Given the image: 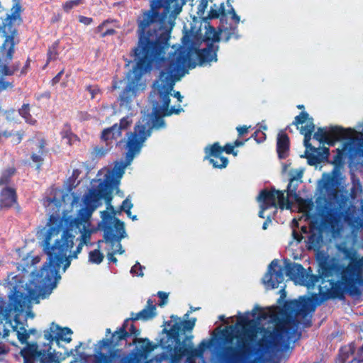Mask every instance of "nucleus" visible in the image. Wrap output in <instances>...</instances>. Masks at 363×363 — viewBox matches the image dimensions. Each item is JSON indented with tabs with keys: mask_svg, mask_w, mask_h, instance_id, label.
<instances>
[{
	"mask_svg": "<svg viewBox=\"0 0 363 363\" xmlns=\"http://www.w3.org/2000/svg\"><path fill=\"white\" fill-rule=\"evenodd\" d=\"M310 306L305 298L285 301L280 309L281 318L275 322L273 330L263 329L262 337L254 347L259 328L247 316L238 317L235 325L220 331L223 345L216 353L218 363H259L270 350L288 349L297 337V325L311 326L308 318Z\"/></svg>",
	"mask_w": 363,
	"mask_h": 363,
	"instance_id": "1",
	"label": "nucleus"
},
{
	"mask_svg": "<svg viewBox=\"0 0 363 363\" xmlns=\"http://www.w3.org/2000/svg\"><path fill=\"white\" fill-rule=\"evenodd\" d=\"M182 9L179 0H150V9L143 10L138 17V41L132 51L135 64L119 96L121 106H130L139 91L144 89L142 76L164 62L171 30Z\"/></svg>",
	"mask_w": 363,
	"mask_h": 363,
	"instance_id": "2",
	"label": "nucleus"
},
{
	"mask_svg": "<svg viewBox=\"0 0 363 363\" xmlns=\"http://www.w3.org/2000/svg\"><path fill=\"white\" fill-rule=\"evenodd\" d=\"M182 75L175 72V69L169 72H160L158 79L155 81L153 91L159 100L157 106L153 108L151 118V125L138 123L133 130L127 133L125 141V159L122 167L130 165L134 157L138 155L146 140L150 137L152 130H160L166 127L164 117L172 114H179L183 111L181 107H169L170 94L175 83L180 80Z\"/></svg>",
	"mask_w": 363,
	"mask_h": 363,
	"instance_id": "3",
	"label": "nucleus"
},
{
	"mask_svg": "<svg viewBox=\"0 0 363 363\" xmlns=\"http://www.w3.org/2000/svg\"><path fill=\"white\" fill-rule=\"evenodd\" d=\"M318 273L321 277L318 289L322 301L344 300L346 294L359 299L363 294L362 264L353 258L344 265L333 263L324 255L319 260Z\"/></svg>",
	"mask_w": 363,
	"mask_h": 363,
	"instance_id": "4",
	"label": "nucleus"
},
{
	"mask_svg": "<svg viewBox=\"0 0 363 363\" xmlns=\"http://www.w3.org/2000/svg\"><path fill=\"white\" fill-rule=\"evenodd\" d=\"M92 213L87 210L81 208L75 218L69 217L65 219L66 228L63 229L62 220L58 216H50L47 225L49 227L45 232V243L47 250L52 256V260L57 266L59 262L65 257V254L70 251L74 245V235L84 233L89 234L87 227L89 225V218Z\"/></svg>",
	"mask_w": 363,
	"mask_h": 363,
	"instance_id": "5",
	"label": "nucleus"
},
{
	"mask_svg": "<svg viewBox=\"0 0 363 363\" xmlns=\"http://www.w3.org/2000/svg\"><path fill=\"white\" fill-rule=\"evenodd\" d=\"M219 46L212 43L206 44V47L202 49L197 48L193 41L186 37L183 38V45L179 46L168 57H165V61L162 65L164 67L160 72H169L175 68V72L182 75L184 74V69L189 65L191 56L196 54L200 65L209 64L211 62H217V52Z\"/></svg>",
	"mask_w": 363,
	"mask_h": 363,
	"instance_id": "6",
	"label": "nucleus"
},
{
	"mask_svg": "<svg viewBox=\"0 0 363 363\" xmlns=\"http://www.w3.org/2000/svg\"><path fill=\"white\" fill-rule=\"evenodd\" d=\"M130 343L135 347L130 352L125 350L126 347H120L112 350L110 353L94 354V363H140L147 360L150 354L157 347V344L147 337L133 338Z\"/></svg>",
	"mask_w": 363,
	"mask_h": 363,
	"instance_id": "7",
	"label": "nucleus"
},
{
	"mask_svg": "<svg viewBox=\"0 0 363 363\" xmlns=\"http://www.w3.org/2000/svg\"><path fill=\"white\" fill-rule=\"evenodd\" d=\"M130 321L132 320H128V318H126L121 326L113 333L111 332L110 328H106V337L97 342L94 354L110 353L112 350L130 346L131 343L128 342V339L130 336H133L134 338H139L138 336L140 335V330L138 329L133 323H131L128 328Z\"/></svg>",
	"mask_w": 363,
	"mask_h": 363,
	"instance_id": "8",
	"label": "nucleus"
},
{
	"mask_svg": "<svg viewBox=\"0 0 363 363\" xmlns=\"http://www.w3.org/2000/svg\"><path fill=\"white\" fill-rule=\"evenodd\" d=\"M101 218L100 226L104 230V240L110 243L112 247L117 242V249L114 252L122 255L125 250L123 249L121 241L127 236L124 222L106 211L101 212Z\"/></svg>",
	"mask_w": 363,
	"mask_h": 363,
	"instance_id": "9",
	"label": "nucleus"
},
{
	"mask_svg": "<svg viewBox=\"0 0 363 363\" xmlns=\"http://www.w3.org/2000/svg\"><path fill=\"white\" fill-rule=\"evenodd\" d=\"M43 250L45 254L48 256V262H46L42 268L37 272L36 274V279L40 284V286L41 288H44L45 289L52 290L57 284V280L60 278V275L58 274L61 264L64 262H65L64 264V270L66 269L70 265V255L67 257V254L64 258L59 262V264L57 266L55 264V262H51L52 260V256L50 253L48 252V250H47V245L45 243V236H44V239L43 241Z\"/></svg>",
	"mask_w": 363,
	"mask_h": 363,
	"instance_id": "10",
	"label": "nucleus"
},
{
	"mask_svg": "<svg viewBox=\"0 0 363 363\" xmlns=\"http://www.w3.org/2000/svg\"><path fill=\"white\" fill-rule=\"evenodd\" d=\"M196 322V318L182 320L177 315H171V320L165 323L169 329H163L166 336L160 340V346L182 340L186 335V333L191 332L194 329Z\"/></svg>",
	"mask_w": 363,
	"mask_h": 363,
	"instance_id": "11",
	"label": "nucleus"
},
{
	"mask_svg": "<svg viewBox=\"0 0 363 363\" xmlns=\"http://www.w3.org/2000/svg\"><path fill=\"white\" fill-rule=\"evenodd\" d=\"M72 331L69 328H62L55 323H52L50 328L44 330V338L48 341L47 344H44V348H40L37 342H33L37 345V350L38 352L48 351V353L53 352L57 353L55 350L52 349L53 342H55L59 346L60 341L66 343H69L72 341L70 335ZM59 352H57V354Z\"/></svg>",
	"mask_w": 363,
	"mask_h": 363,
	"instance_id": "12",
	"label": "nucleus"
},
{
	"mask_svg": "<svg viewBox=\"0 0 363 363\" xmlns=\"http://www.w3.org/2000/svg\"><path fill=\"white\" fill-rule=\"evenodd\" d=\"M354 133L353 128H345L339 125L330 126L328 130L327 128H318L313 135V138L320 143L333 146L337 141L351 139Z\"/></svg>",
	"mask_w": 363,
	"mask_h": 363,
	"instance_id": "13",
	"label": "nucleus"
},
{
	"mask_svg": "<svg viewBox=\"0 0 363 363\" xmlns=\"http://www.w3.org/2000/svg\"><path fill=\"white\" fill-rule=\"evenodd\" d=\"M111 182V177H107L104 182L99 184L98 189H90L89 194L84 196V202L85 207L83 208L92 213L97 208L98 203L102 198L105 199L107 203H109L112 199Z\"/></svg>",
	"mask_w": 363,
	"mask_h": 363,
	"instance_id": "14",
	"label": "nucleus"
},
{
	"mask_svg": "<svg viewBox=\"0 0 363 363\" xmlns=\"http://www.w3.org/2000/svg\"><path fill=\"white\" fill-rule=\"evenodd\" d=\"M23 363H60L61 359L57 353L48 351L38 352L35 344H28L21 351Z\"/></svg>",
	"mask_w": 363,
	"mask_h": 363,
	"instance_id": "15",
	"label": "nucleus"
},
{
	"mask_svg": "<svg viewBox=\"0 0 363 363\" xmlns=\"http://www.w3.org/2000/svg\"><path fill=\"white\" fill-rule=\"evenodd\" d=\"M257 201L260 204L268 208H277L278 206L279 208L284 209V208H290L291 206L289 199L284 196V191L276 190L274 187L270 190L266 189L262 190L257 196Z\"/></svg>",
	"mask_w": 363,
	"mask_h": 363,
	"instance_id": "16",
	"label": "nucleus"
},
{
	"mask_svg": "<svg viewBox=\"0 0 363 363\" xmlns=\"http://www.w3.org/2000/svg\"><path fill=\"white\" fill-rule=\"evenodd\" d=\"M306 123L305 125H302L300 128L301 134L303 135V145L306 149L311 150H317L310 143L312 134L315 130V124L313 118L309 117V114L306 111H302L299 115L296 116L293 121V124L298 125Z\"/></svg>",
	"mask_w": 363,
	"mask_h": 363,
	"instance_id": "17",
	"label": "nucleus"
},
{
	"mask_svg": "<svg viewBox=\"0 0 363 363\" xmlns=\"http://www.w3.org/2000/svg\"><path fill=\"white\" fill-rule=\"evenodd\" d=\"M36 281V284H35V288H38V289H33L31 286H28L26 288L27 289V294H25L23 292H21L19 291H15L13 294V295L10 298L11 303L13 305V306L16 308H21L23 307L28 299L30 300H36L39 298V296L40 294V292L43 290H46L44 288H41L40 286V284Z\"/></svg>",
	"mask_w": 363,
	"mask_h": 363,
	"instance_id": "18",
	"label": "nucleus"
},
{
	"mask_svg": "<svg viewBox=\"0 0 363 363\" xmlns=\"http://www.w3.org/2000/svg\"><path fill=\"white\" fill-rule=\"evenodd\" d=\"M284 280V269L279 265V260L275 259L271 262L268 272L264 277V282L272 289L279 286Z\"/></svg>",
	"mask_w": 363,
	"mask_h": 363,
	"instance_id": "19",
	"label": "nucleus"
},
{
	"mask_svg": "<svg viewBox=\"0 0 363 363\" xmlns=\"http://www.w3.org/2000/svg\"><path fill=\"white\" fill-rule=\"evenodd\" d=\"M205 152L206 155L205 159L208 160L213 168L223 169L228 164V159L221 155L223 147L220 145L219 143L216 142L209 147H206Z\"/></svg>",
	"mask_w": 363,
	"mask_h": 363,
	"instance_id": "20",
	"label": "nucleus"
},
{
	"mask_svg": "<svg viewBox=\"0 0 363 363\" xmlns=\"http://www.w3.org/2000/svg\"><path fill=\"white\" fill-rule=\"evenodd\" d=\"M338 222V213L335 208H325L321 213V221L320 223H313L315 226L322 230H333Z\"/></svg>",
	"mask_w": 363,
	"mask_h": 363,
	"instance_id": "21",
	"label": "nucleus"
},
{
	"mask_svg": "<svg viewBox=\"0 0 363 363\" xmlns=\"http://www.w3.org/2000/svg\"><path fill=\"white\" fill-rule=\"evenodd\" d=\"M323 230L315 226L314 223H311L310 235L306 242V247L309 250L318 252L323 242Z\"/></svg>",
	"mask_w": 363,
	"mask_h": 363,
	"instance_id": "22",
	"label": "nucleus"
},
{
	"mask_svg": "<svg viewBox=\"0 0 363 363\" xmlns=\"http://www.w3.org/2000/svg\"><path fill=\"white\" fill-rule=\"evenodd\" d=\"M156 310V306L154 305L152 301L149 298L147 301V306L145 308L138 313L132 312L128 320H132V322L139 320L143 321L150 320L157 315Z\"/></svg>",
	"mask_w": 363,
	"mask_h": 363,
	"instance_id": "23",
	"label": "nucleus"
},
{
	"mask_svg": "<svg viewBox=\"0 0 363 363\" xmlns=\"http://www.w3.org/2000/svg\"><path fill=\"white\" fill-rule=\"evenodd\" d=\"M17 194L14 188L5 187L0 193V208L9 209L18 204Z\"/></svg>",
	"mask_w": 363,
	"mask_h": 363,
	"instance_id": "24",
	"label": "nucleus"
},
{
	"mask_svg": "<svg viewBox=\"0 0 363 363\" xmlns=\"http://www.w3.org/2000/svg\"><path fill=\"white\" fill-rule=\"evenodd\" d=\"M290 152V139L289 135L283 130L280 131L277 138V152L281 160L289 157Z\"/></svg>",
	"mask_w": 363,
	"mask_h": 363,
	"instance_id": "25",
	"label": "nucleus"
},
{
	"mask_svg": "<svg viewBox=\"0 0 363 363\" xmlns=\"http://www.w3.org/2000/svg\"><path fill=\"white\" fill-rule=\"evenodd\" d=\"M285 274L291 280L300 281L305 269L298 263L291 262L289 259H284Z\"/></svg>",
	"mask_w": 363,
	"mask_h": 363,
	"instance_id": "26",
	"label": "nucleus"
},
{
	"mask_svg": "<svg viewBox=\"0 0 363 363\" xmlns=\"http://www.w3.org/2000/svg\"><path fill=\"white\" fill-rule=\"evenodd\" d=\"M36 146L38 150V153L33 152L30 155V159L37 164V169H40L43 164L44 157L48 152L46 148V140L45 138H40Z\"/></svg>",
	"mask_w": 363,
	"mask_h": 363,
	"instance_id": "27",
	"label": "nucleus"
},
{
	"mask_svg": "<svg viewBox=\"0 0 363 363\" xmlns=\"http://www.w3.org/2000/svg\"><path fill=\"white\" fill-rule=\"evenodd\" d=\"M231 18L234 21L235 25L234 26H230L229 27H225L223 30L225 42L229 41L231 38H235V39L239 38L238 25L240 23V18L236 13H233L231 16Z\"/></svg>",
	"mask_w": 363,
	"mask_h": 363,
	"instance_id": "28",
	"label": "nucleus"
},
{
	"mask_svg": "<svg viewBox=\"0 0 363 363\" xmlns=\"http://www.w3.org/2000/svg\"><path fill=\"white\" fill-rule=\"evenodd\" d=\"M300 182L301 181H298L296 176H293L290 178L286 189L287 196L286 198L294 197L298 203H301L304 200L296 193L298 185Z\"/></svg>",
	"mask_w": 363,
	"mask_h": 363,
	"instance_id": "29",
	"label": "nucleus"
},
{
	"mask_svg": "<svg viewBox=\"0 0 363 363\" xmlns=\"http://www.w3.org/2000/svg\"><path fill=\"white\" fill-rule=\"evenodd\" d=\"M117 124L104 129L101 133V140L106 142L107 146L110 145L113 140H116L119 137V131L116 130Z\"/></svg>",
	"mask_w": 363,
	"mask_h": 363,
	"instance_id": "30",
	"label": "nucleus"
},
{
	"mask_svg": "<svg viewBox=\"0 0 363 363\" xmlns=\"http://www.w3.org/2000/svg\"><path fill=\"white\" fill-rule=\"evenodd\" d=\"M60 135L62 139L66 140V143L69 145H72L74 142L79 140L78 136L72 133L71 126L68 123L64 124Z\"/></svg>",
	"mask_w": 363,
	"mask_h": 363,
	"instance_id": "31",
	"label": "nucleus"
},
{
	"mask_svg": "<svg viewBox=\"0 0 363 363\" xmlns=\"http://www.w3.org/2000/svg\"><path fill=\"white\" fill-rule=\"evenodd\" d=\"M321 281L320 274L315 275L310 274L304 270L301 279H300V284L303 286H307L308 288L313 287L315 284Z\"/></svg>",
	"mask_w": 363,
	"mask_h": 363,
	"instance_id": "32",
	"label": "nucleus"
},
{
	"mask_svg": "<svg viewBox=\"0 0 363 363\" xmlns=\"http://www.w3.org/2000/svg\"><path fill=\"white\" fill-rule=\"evenodd\" d=\"M220 40V33L216 30L215 28L208 26V28H206V30L205 32V35L203 37V41L205 43H212L214 44V43H218Z\"/></svg>",
	"mask_w": 363,
	"mask_h": 363,
	"instance_id": "33",
	"label": "nucleus"
},
{
	"mask_svg": "<svg viewBox=\"0 0 363 363\" xmlns=\"http://www.w3.org/2000/svg\"><path fill=\"white\" fill-rule=\"evenodd\" d=\"M18 116L24 118L25 121L30 125H35L37 121L30 113V105L23 104L18 110Z\"/></svg>",
	"mask_w": 363,
	"mask_h": 363,
	"instance_id": "34",
	"label": "nucleus"
},
{
	"mask_svg": "<svg viewBox=\"0 0 363 363\" xmlns=\"http://www.w3.org/2000/svg\"><path fill=\"white\" fill-rule=\"evenodd\" d=\"M220 16V20L223 21V18L226 17L227 12L225 9L224 4L222 3L220 7L217 9L211 8L207 18L208 19H216Z\"/></svg>",
	"mask_w": 363,
	"mask_h": 363,
	"instance_id": "35",
	"label": "nucleus"
},
{
	"mask_svg": "<svg viewBox=\"0 0 363 363\" xmlns=\"http://www.w3.org/2000/svg\"><path fill=\"white\" fill-rule=\"evenodd\" d=\"M0 134H1V137H4L5 138H12L11 143L13 145L19 144L21 142V140L23 139V133L21 132L14 133L12 130H11V131L4 130L2 132H0Z\"/></svg>",
	"mask_w": 363,
	"mask_h": 363,
	"instance_id": "36",
	"label": "nucleus"
},
{
	"mask_svg": "<svg viewBox=\"0 0 363 363\" xmlns=\"http://www.w3.org/2000/svg\"><path fill=\"white\" fill-rule=\"evenodd\" d=\"M20 330H18L17 331V337H18V339L19 340V342L21 343V344H24L26 343V347H27V345L28 344H30L29 342H28V339L30 337V334H34L35 332V329H30L29 330V332H28L24 327H21L20 328ZM33 342H31L30 344H32Z\"/></svg>",
	"mask_w": 363,
	"mask_h": 363,
	"instance_id": "37",
	"label": "nucleus"
},
{
	"mask_svg": "<svg viewBox=\"0 0 363 363\" xmlns=\"http://www.w3.org/2000/svg\"><path fill=\"white\" fill-rule=\"evenodd\" d=\"M104 258V254L99 249H95L89 253V262L92 264H99L103 262Z\"/></svg>",
	"mask_w": 363,
	"mask_h": 363,
	"instance_id": "38",
	"label": "nucleus"
},
{
	"mask_svg": "<svg viewBox=\"0 0 363 363\" xmlns=\"http://www.w3.org/2000/svg\"><path fill=\"white\" fill-rule=\"evenodd\" d=\"M355 351L354 345L350 344L347 346L342 347L340 350V357L342 362H345L350 355L353 354Z\"/></svg>",
	"mask_w": 363,
	"mask_h": 363,
	"instance_id": "39",
	"label": "nucleus"
},
{
	"mask_svg": "<svg viewBox=\"0 0 363 363\" xmlns=\"http://www.w3.org/2000/svg\"><path fill=\"white\" fill-rule=\"evenodd\" d=\"M90 234H87L86 233H84L80 236V242L77 246L76 250L73 252L72 254L70 255L72 258L76 259L77 257V255L81 252L82 247L84 244H86L87 240H89Z\"/></svg>",
	"mask_w": 363,
	"mask_h": 363,
	"instance_id": "40",
	"label": "nucleus"
},
{
	"mask_svg": "<svg viewBox=\"0 0 363 363\" xmlns=\"http://www.w3.org/2000/svg\"><path fill=\"white\" fill-rule=\"evenodd\" d=\"M106 23H108V20L104 21L102 23L99 25L96 28V33H100L101 38H104L107 35H112L116 33V30L113 28H108V29H106V30H104V26Z\"/></svg>",
	"mask_w": 363,
	"mask_h": 363,
	"instance_id": "41",
	"label": "nucleus"
},
{
	"mask_svg": "<svg viewBox=\"0 0 363 363\" xmlns=\"http://www.w3.org/2000/svg\"><path fill=\"white\" fill-rule=\"evenodd\" d=\"M15 172L16 169L14 168H9L5 170L0 177V185L9 184L11 177L14 174Z\"/></svg>",
	"mask_w": 363,
	"mask_h": 363,
	"instance_id": "42",
	"label": "nucleus"
},
{
	"mask_svg": "<svg viewBox=\"0 0 363 363\" xmlns=\"http://www.w3.org/2000/svg\"><path fill=\"white\" fill-rule=\"evenodd\" d=\"M344 150L337 149V154L334 156L332 164L336 167H340L344 164Z\"/></svg>",
	"mask_w": 363,
	"mask_h": 363,
	"instance_id": "43",
	"label": "nucleus"
},
{
	"mask_svg": "<svg viewBox=\"0 0 363 363\" xmlns=\"http://www.w3.org/2000/svg\"><path fill=\"white\" fill-rule=\"evenodd\" d=\"M110 150V147L96 146L94 147L91 155L94 159L104 157Z\"/></svg>",
	"mask_w": 363,
	"mask_h": 363,
	"instance_id": "44",
	"label": "nucleus"
},
{
	"mask_svg": "<svg viewBox=\"0 0 363 363\" xmlns=\"http://www.w3.org/2000/svg\"><path fill=\"white\" fill-rule=\"evenodd\" d=\"M14 9L15 11L11 14H8L6 17V20L8 21L7 25L9 26H11L13 21L20 18L21 6L19 5H16Z\"/></svg>",
	"mask_w": 363,
	"mask_h": 363,
	"instance_id": "45",
	"label": "nucleus"
},
{
	"mask_svg": "<svg viewBox=\"0 0 363 363\" xmlns=\"http://www.w3.org/2000/svg\"><path fill=\"white\" fill-rule=\"evenodd\" d=\"M4 115L9 122H17L18 119V111H16L13 108L5 111Z\"/></svg>",
	"mask_w": 363,
	"mask_h": 363,
	"instance_id": "46",
	"label": "nucleus"
},
{
	"mask_svg": "<svg viewBox=\"0 0 363 363\" xmlns=\"http://www.w3.org/2000/svg\"><path fill=\"white\" fill-rule=\"evenodd\" d=\"M132 123V120L128 116L122 118L120 120L119 125H117L116 130L119 131V135H121V130L127 129Z\"/></svg>",
	"mask_w": 363,
	"mask_h": 363,
	"instance_id": "47",
	"label": "nucleus"
},
{
	"mask_svg": "<svg viewBox=\"0 0 363 363\" xmlns=\"http://www.w3.org/2000/svg\"><path fill=\"white\" fill-rule=\"evenodd\" d=\"M83 2V0H69L63 4V9L65 12H69L74 6H77Z\"/></svg>",
	"mask_w": 363,
	"mask_h": 363,
	"instance_id": "48",
	"label": "nucleus"
},
{
	"mask_svg": "<svg viewBox=\"0 0 363 363\" xmlns=\"http://www.w3.org/2000/svg\"><path fill=\"white\" fill-rule=\"evenodd\" d=\"M252 138L255 139V140L257 143H261L266 140V134L262 132L261 130H257L252 135Z\"/></svg>",
	"mask_w": 363,
	"mask_h": 363,
	"instance_id": "49",
	"label": "nucleus"
},
{
	"mask_svg": "<svg viewBox=\"0 0 363 363\" xmlns=\"http://www.w3.org/2000/svg\"><path fill=\"white\" fill-rule=\"evenodd\" d=\"M145 267L142 266L138 262H136L135 264L131 267L130 273L135 274L138 277H143V269Z\"/></svg>",
	"mask_w": 363,
	"mask_h": 363,
	"instance_id": "50",
	"label": "nucleus"
},
{
	"mask_svg": "<svg viewBox=\"0 0 363 363\" xmlns=\"http://www.w3.org/2000/svg\"><path fill=\"white\" fill-rule=\"evenodd\" d=\"M57 43H55V45L50 48L48 51V61L56 60L57 57Z\"/></svg>",
	"mask_w": 363,
	"mask_h": 363,
	"instance_id": "51",
	"label": "nucleus"
},
{
	"mask_svg": "<svg viewBox=\"0 0 363 363\" xmlns=\"http://www.w3.org/2000/svg\"><path fill=\"white\" fill-rule=\"evenodd\" d=\"M223 152L228 155L232 154L234 156H237L238 155V151L235 150L234 146L231 143H226L223 147Z\"/></svg>",
	"mask_w": 363,
	"mask_h": 363,
	"instance_id": "52",
	"label": "nucleus"
},
{
	"mask_svg": "<svg viewBox=\"0 0 363 363\" xmlns=\"http://www.w3.org/2000/svg\"><path fill=\"white\" fill-rule=\"evenodd\" d=\"M86 90L89 91L91 95V98L93 99L96 95L99 93L100 90L97 85H89L86 86Z\"/></svg>",
	"mask_w": 363,
	"mask_h": 363,
	"instance_id": "53",
	"label": "nucleus"
},
{
	"mask_svg": "<svg viewBox=\"0 0 363 363\" xmlns=\"http://www.w3.org/2000/svg\"><path fill=\"white\" fill-rule=\"evenodd\" d=\"M208 7V1L207 0H201L200 3L198 6V11L197 13L199 16H203Z\"/></svg>",
	"mask_w": 363,
	"mask_h": 363,
	"instance_id": "54",
	"label": "nucleus"
},
{
	"mask_svg": "<svg viewBox=\"0 0 363 363\" xmlns=\"http://www.w3.org/2000/svg\"><path fill=\"white\" fill-rule=\"evenodd\" d=\"M351 361H352V363H362L363 362V345L358 349L356 356Z\"/></svg>",
	"mask_w": 363,
	"mask_h": 363,
	"instance_id": "55",
	"label": "nucleus"
},
{
	"mask_svg": "<svg viewBox=\"0 0 363 363\" xmlns=\"http://www.w3.org/2000/svg\"><path fill=\"white\" fill-rule=\"evenodd\" d=\"M318 155L320 157V159L323 161L328 160V158L330 155V150L328 147H323L320 151L318 152Z\"/></svg>",
	"mask_w": 363,
	"mask_h": 363,
	"instance_id": "56",
	"label": "nucleus"
},
{
	"mask_svg": "<svg viewBox=\"0 0 363 363\" xmlns=\"http://www.w3.org/2000/svg\"><path fill=\"white\" fill-rule=\"evenodd\" d=\"M157 296L160 299V301L159 303L160 306H162L167 302V298H168V294L164 291H158Z\"/></svg>",
	"mask_w": 363,
	"mask_h": 363,
	"instance_id": "57",
	"label": "nucleus"
},
{
	"mask_svg": "<svg viewBox=\"0 0 363 363\" xmlns=\"http://www.w3.org/2000/svg\"><path fill=\"white\" fill-rule=\"evenodd\" d=\"M133 205L131 203V201L127 198L123 201V202L120 206V209L121 211L130 210L133 208Z\"/></svg>",
	"mask_w": 363,
	"mask_h": 363,
	"instance_id": "58",
	"label": "nucleus"
},
{
	"mask_svg": "<svg viewBox=\"0 0 363 363\" xmlns=\"http://www.w3.org/2000/svg\"><path fill=\"white\" fill-rule=\"evenodd\" d=\"M333 185V177L330 175H328L323 182V188H325V189L328 190V189H330Z\"/></svg>",
	"mask_w": 363,
	"mask_h": 363,
	"instance_id": "59",
	"label": "nucleus"
},
{
	"mask_svg": "<svg viewBox=\"0 0 363 363\" xmlns=\"http://www.w3.org/2000/svg\"><path fill=\"white\" fill-rule=\"evenodd\" d=\"M321 162H322V160L320 159V157L318 156V155H311L308 157V164L311 165H315V164L320 163Z\"/></svg>",
	"mask_w": 363,
	"mask_h": 363,
	"instance_id": "60",
	"label": "nucleus"
},
{
	"mask_svg": "<svg viewBox=\"0 0 363 363\" xmlns=\"http://www.w3.org/2000/svg\"><path fill=\"white\" fill-rule=\"evenodd\" d=\"M79 21L84 25H90L93 22V18L84 16H79Z\"/></svg>",
	"mask_w": 363,
	"mask_h": 363,
	"instance_id": "61",
	"label": "nucleus"
},
{
	"mask_svg": "<svg viewBox=\"0 0 363 363\" xmlns=\"http://www.w3.org/2000/svg\"><path fill=\"white\" fill-rule=\"evenodd\" d=\"M17 70H18V67L12 69V67L10 68L7 66H4V67L3 69V73L4 75H12Z\"/></svg>",
	"mask_w": 363,
	"mask_h": 363,
	"instance_id": "62",
	"label": "nucleus"
},
{
	"mask_svg": "<svg viewBox=\"0 0 363 363\" xmlns=\"http://www.w3.org/2000/svg\"><path fill=\"white\" fill-rule=\"evenodd\" d=\"M249 128L250 127H247V125L237 127L236 130L238 133V135L240 137V136L243 135L244 134L247 133L248 132Z\"/></svg>",
	"mask_w": 363,
	"mask_h": 363,
	"instance_id": "63",
	"label": "nucleus"
},
{
	"mask_svg": "<svg viewBox=\"0 0 363 363\" xmlns=\"http://www.w3.org/2000/svg\"><path fill=\"white\" fill-rule=\"evenodd\" d=\"M64 73V70H61L60 72H58L52 79L51 82H52V85H55L56 84H57L60 81V79Z\"/></svg>",
	"mask_w": 363,
	"mask_h": 363,
	"instance_id": "64",
	"label": "nucleus"
}]
</instances>
